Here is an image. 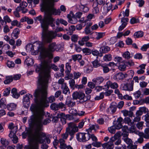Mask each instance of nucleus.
<instances>
[{
    "mask_svg": "<svg viewBox=\"0 0 149 149\" xmlns=\"http://www.w3.org/2000/svg\"><path fill=\"white\" fill-rule=\"evenodd\" d=\"M110 50L109 47L107 46H103L101 47L100 49V51L102 53H105Z\"/></svg>",
    "mask_w": 149,
    "mask_h": 149,
    "instance_id": "26",
    "label": "nucleus"
},
{
    "mask_svg": "<svg viewBox=\"0 0 149 149\" xmlns=\"http://www.w3.org/2000/svg\"><path fill=\"white\" fill-rule=\"evenodd\" d=\"M6 79L4 81V83L5 84H8L12 82L13 81V77L12 76H6Z\"/></svg>",
    "mask_w": 149,
    "mask_h": 149,
    "instance_id": "31",
    "label": "nucleus"
},
{
    "mask_svg": "<svg viewBox=\"0 0 149 149\" xmlns=\"http://www.w3.org/2000/svg\"><path fill=\"white\" fill-rule=\"evenodd\" d=\"M143 35V33L142 31H139L136 32L134 34V36H136L137 38L142 37Z\"/></svg>",
    "mask_w": 149,
    "mask_h": 149,
    "instance_id": "36",
    "label": "nucleus"
},
{
    "mask_svg": "<svg viewBox=\"0 0 149 149\" xmlns=\"http://www.w3.org/2000/svg\"><path fill=\"white\" fill-rule=\"evenodd\" d=\"M57 45L55 42H52L49 44L48 46V48L47 49V51L48 52H52L55 51L57 50Z\"/></svg>",
    "mask_w": 149,
    "mask_h": 149,
    "instance_id": "14",
    "label": "nucleus"
},
{
    "mask_svg": "<svg viewBox=\"0 0 149 149\" xmlns=\"http://www.w3.org/2000/svg\"><path fill=\"white\" fill-rule=\"evenodd\" d=\"M92 91V90L90 88H87L85 90V93L87 95L85 96L84 95V102L88 100H89L91 98L90 95H89Z\"/></svg>",
    "mask_w": 149,
    "mask_h": 149,
    "instance_id": "19",
    "label": "nucleus"
},
{
    "mask_svg": "<svg viewBox=\"0 0 149 149\" xmlns=\"http://www.w3.org/2000/svg\"><path fill=\"white\" fill-rule=\"evenodd\" d=\"M3 19L5 21V24H6L7 22L10 23L11 22V20L9 17L7 15L4 17Z\"/></svg>",
    "mask_w": 149,
    "mask_h": 149,
    "instance_id": "59",
    "label": "nucleus"
},
{
    "mask_svg": "<svg viewBox=\"0 0 149 149\" xmlns=\"http://www.w3.org/2000/svg\"><path fill=\"white\" fill-rule=\"evenodd\" d=\"M104 80V79L101 77H97L94 78L92 80V81L94 82L96 85H98L102 83Z\"/></svg>",
    "mask_w": 149,
    "mask_h": 149,
    "instance_id": "20",
    "label": "nucleus"
},
{
    "mask_svg": "<svg viewBox=\"0 0 149 149\" xmlns=\"http://www.w3.org/2000/svg\"><path fill=\"white\" fill-rule=\"evenodd\" d=\"M81 73L78 72H74L73 73V78L74 79H77L81 76Z\"/></svg>",
    "mask_w": 149,
    "mask_h": 149,
    "instance_id": "44",
    "label": "nucleus"
},
{
    "mask_svg": "<svg viewBox=\"0 0 149 149\" xmlns=\"http://www.w3.org/2000/svg\"><path fill=\"white\" fill-rule=\"evenodd\" d=\"M45 15L42 20L41 22V27L42 28V36L43 42L48 43L51 42L53 39L55 38L56 36H61L58 35H55L50 32H47L49 26L50 25L53 29L54 28L55 24L53 23L54 20L52 16V15H60L61 11L59 8L57 9L55 8L43 11Z\"/></svg>",
    "mask_w": 149,
    "mask_h": 149,
    "instance_id": "3",
    "label": "nucleus"
},
{
    "mask_svg": "<svg viewBox=\"0 0 149 149\" xmlns=\"http://www.w3.org/2000/svg\"><path fill=\"white\" fill-rule=\"evenodd\" d=\"M77 114L75 113L74 114L71 113L70 114L66 115L65 116L67 119L70 120H73L74 121L77 122H79V119L77 118Z\"/></svg>",
    "mask_w": 149,
    "mask_h": 149,
    "instance_id": "10",
    "label": "nucleus"
},
{
    "mask_svg": "<svg viewBox=\"0 0 149 149\" xmlns=\"http://www.w3.org/2000/svg\"><path fill=\"white\" fill-rule=\"evenodd\" d=\"M25 149H39V145L37 144H34Z\"/></svg>",
    "mask_w": 149,
    "mask_h": 149,
    "instance_id": "48",
    "label": "nucleus"
},
{
    "mask_svg": "<svg viewBox=\"0 0 149 149\" xmlns=\"http://www.w3.org/2000/svg\"><path fill=\"white\" fill-rule=\"evenodd\" d=\"M105 35V33L104 32L97 33V36L96 37L95 39L97 40H99L100 38L103 37Z\"/></svg>",
    "mask_w": 149,
    "mask_h": 149,
    "instance_id": "38",
    "label": "nucleus"
},
{
    "mask_svg": "<svg viewBox=\"0 0 149 149\" xmlns=\"http://www.w3.org/2000/svg\"><path fill=\"white\" fill-rule=\"evenodd\" d=\"M0 141L2 145V147L3 149L6 148L9 143L8 141L6 139L4 138H1Z\"/></svg>",
    "mask_w": 149,
    "mask_h": 149,
    "instance_id": "24",
    "label": "nucleus"
},
{
    "mask_svg": "<svg viewBox=\"0 0 149 149\" xmlns=\"http://www.w3.org/2000/svg\"><path fill=\"white\" fill-rule=\"evenodd\" d=\"M117 108V106L113 104H111L109 107L110 110L111 111V112H115Z\"/></svg>",
    "mask_w": 149,
    "mask_h": 149,
    "instance_id": "50",
    "label": "nucleus"
},
{
    "mask_svg": "<svg viewBox=\"0 0 149 149\" xmlns=\"http://www.w3.org/2000/svg\"><path fill=\"white\" fill-rule=\"evenodd\" d=\"M31 117V123L33 126L32 130H28L22 133V138L25 139L27 136L30 141L38 145L44 141L42 139L45 136V133L41 132L42 131L43 125H46L51 122L49 118L43 119L45 116V112H33Z\"/></svg>",
    "mask_w": 149,
    "mask_h": 149,
    "instance_id": "2",
    "label": "nucleus"
},
{
    "mask_svg": "<svg viewBox=\"0 0 149 149\" xmlns=\"http://www.w3.org/2000/svg\"><path fill=\"white\" fill-rule=\"evenodd\" d=\"M141 101H142V103L141 104H142L144 103H146L147 104L149 103V97H147L144 99L141 100Z\"/></svg>",
    "mask_w": 149,
    "mask_h": 149,
    "instance_id": "64",
    "label": "nucleus"
},
{
    "mask_svg": "<svg viewBox=\"0 0 149 149\" xmlns=\"http://www.w3.org/2000/svg\"><path fill=\"white\" fill-rule=\"evenodd\" d=\"M7 65L9 68H11L14 67L15 64L13 62L8 61L7 63Z\"/></svg>",
    "mask_w": 149,
    "mask_h": 149,
    "instance_id": "54",
    "label": "nucleus"
},
{
    "mask_svg": "<svg viewBox=\"0 0 149 149\" xmlns=\"http://www.w3.org/2000/svg\"><path fill=\"white\" fill-rule=\"evenodd\" d=\"M94 67L97 68L99 66H100L101 65H100L99 63V61L97 59L95 60L92 63Z\"/></svg>",
    "mask_w": 149,
    "mask_h": 149,
    "instance_id": "53",
    "label": "nucleus"
},
{
    "mask_svg": "<svg viewBox=\"0 0 149 149\" xmlns=\"http://www.w3.org/2000/svg\"><path fill=\"white\" fill-rule=\"evenodd\" d=\"M125 64L126 66H132L134 65V62L132 60H129L128 61H125Z\"/></svg>",
    "mask_w": 149,
    "mask_h": 149,
    "instance_id": "61",
    "label": "nucleus"
},
{
    "mask_svg": "<svg viewBox=\"0 0 149 149\" xmlns=\"http://www.w3.org/2000/svg\"><path fill=\"white\" fill-rule=\"evenodd\" d=\"M123 56L126 59H129L130 57V52L128 51L125 52L123 53Z\"/></svg>",
    "mask_w": 149,
    "mask_h": 149,
    "instance_id": "52",
    "label": "nucleus"
},
{
    "mask_svg": "<svg viewBox=\"0 0 149 149\" xmlns=\"http://www.w3.org/2000/svg\"><path fill=\"white\" fill-rule=\"evenodd\" d=\"M121 133L120 132H117L113 136L111 137L110 139V140L113 141H115L116 140L120 139V138L121 136Z\"/></svg>",
    "mask_w": 149,
    "mask_h": 149,
    "instance_id": "22",
    "label": "nucleus"
},
{
    "mask_svg": "<svg viewBox=\"0 0 149 149\" xmlns=\"http://www.w3.org/2000/svg\"><path fill=\"white\" fill-rule=\"evenodd\" d=\"M123 139L124 141L129 146L132 144V141L131 139L128 138L127 137H124Z\"/></svg>",
    "mask_w": 149,
    "mask_h": 149,
    "instance_id": "43",
    "label": "nucleus"
},
{
    "mask_svg": "<svg viewBox=\"0 0 149 149\" xmlns=\"http://www.w3.org/2000/svg\"><path fill=\"white\" fill-rule=\"evenodd\" d=\"M133 81H131V84H124L122 88L123 90L125 91H131L133 90Z\"/></svg>",
    "mask_w": 149,
    "mask_h": 149,
    "instance_id": "13",
    "label": "nucleus"
},
{
    "mask_svg": "<svg viewBox=\"0 0 149 149\" xmlns=\"http://www.w3.org/2000/svg\"><path fill=\"white\" fill-rule=\"evenodd\" d=\"M50 108L51 109L55 111L58 110L59 109H61V111H67L65 105L62 102L58 104L55 102L53 103L50 105Z\"/></svg>",
    "mask_w": 149,
    "mask_h": 149,
    "instance_id": "8",
    "label": "nucleus"
},
{
    "mask_svg": "<svg viewBox=\"0 0 149 149\" xmlns=\"http://www.w3.org/2000/svg\"><path fill=\"white\" fill-rule=\"evenodd\" d=\"M11 88L10 87L6 88L3 92V95L5 96H8L10 94Z\"/></svg>",
    "mask_w": 149,
    "mask_h": 149,
    "instance_id": "47",
    "label": "nucleus"
},
{
    "mask_svg": "<svg viewBox=\"0 0 149 149\" xmlns=\"http://www.w3.org/2000/svg\"><path fill=\"white\" fill-rule=\"evenodd\" d=\"M60 144V148L61 149H65L66 144L65 143V140L62 139H60L58 141Z\"/></svg>",
    "mask_w": 149,
    "mask_h": 149,
    "instance_id": "30",
    "label": "nucleus"
},
{
    "mask_svg": "<svg viewBox=\"0 0 149 149\" xmlns=\"http://www.w3.org/2000/svg\"><path fill=\"white\" fill-rule=\"evenodd\" d=\"M84 26H86V27H90L92 25L93 23L91 21L86 20L84 21Z\"/></svg>",
    "mask_w": 149,
    "mask_h": 149,
    "instance_id": "46",
    "label": "nucleus"
},
{
    "mask_svg": "<svg viewBox=\"0 0 149 149\" xmlns=\"http://www.w3.org/2000/svg\"><path fill=\"white\" fill-rule=\"evenodd\" d=\"M101 66L102 68L104 73H107L109 72L110 70L107 64H102L101 65Z\"/></svg>",
    "mask_w": 149,
    "mask_h": 149,
    "instance_id": "33",
    "label": "nucleus"
},
{
    "mask_svg": "<svg viewBox=\"0 0 149 149\" xmlns=\"http://www.w3.org/2000/svg\"><path fill=\"white\" fill-rule=\"evenodd\" d=\"M40 78L38 79L37 88L33 94L35 102L37 104H32L30 107L32 112H44L45 108L48 107L49 102L51 103L55 100V97L51 96L47 100V83L49 75L46 74L45 77L40 74Z\"/></svg>",
    "mask_w": 149,
    "mask_h": 149,
    "instance_id": "1",
    "label": "nucleus"
},
{
    "mask_svg": "<svg viewBox=\"0 0 149 149\" xmlns=\"http://www.w3.org/2000/svg\"><path fill=\"white\" fill-rule=\"evenodd\" d=\"M17 105L13 103H10L7 105V108L9 111H14L16 109Z\"/></svg>",
    "mask_w": 149,
    "mask_h": 149,
    "instance_id": "18",
    "label": "nucleus"
},
{
    "mask_svg": "<svg viewBox=\"0 0 149 149\" xmlns=\"http://www.w3.org/2000/svg\"><path fill=\"white\" fill-rule=\"evenodd\" d=\"M91 51L90 49L84 48V55H89L91 54Z\"/></svg>",
    "mask_w": 149,
    "mask_h": 149,
    "instance_id": "57",
    "label": "nucleus"
},
{
    "mask_svg": "<svg viewBox=\"0 0 149 149\" xmlns=\"http://www.w3.org/2000/svg\"><path fill=\"white\" fill-rule=\"evenodd\" d=\"M58 117L59 118L61 119V122H62L63 124H65L66 123V119H65V114L63 113H61L60 114L58 115Z\"/></svg>",
    "mask_w": 149,
    "mask_h": 149,
    "instance_id": "29",
    "label": "nucleus"
},
{
    "mask_svg": "<svg viewBox=\"0 0 149 149\" xmlns=\"http://www.w3.org/2000/svg\"><path fill=\"white\" fill-rule=\"evenodd\" d=\"M30 103L29 96H28V94H26L24 97L23 99V105L24 107L27 109L29 107Z\"/></svg>",
    "mask_w": 149,
    "mask_h": 149,
    "instance_id": "9",
    "label": "nucleus"
},
{
    "mask_svg": "<svg viewBox=\"0 0 149 149\" xmlns=\"http://www.w3.org/2000/svg\"><path fill=\"white\" fill-rule=\"evenodd\" d=\"M9 137L13 138L12 141L14 143H17L18 141V138L16 135V133H10L9 134Z\"/></svg>",
    "mask_w": 149,
    "mask_h": 149,
    "instance_id": "21",
    "label": "nucleus"
},
{
    "mask_svg": "<svg viewBox=\"0 0 149 149\" xmlns=\"http://www.w3.org/2000/svg\"><path fill=\"white\" fill-rule=\"evenodd\" d=\"M21 10L19 7H17L16 8L15 10L13 13L14 14L16 17H20L19 12Z\"/></svg>",
    "mask_w": 149,
    "mask_h": 149,
    "instance_id": "45",
    "label": "nucleus"
},
{
    "mask_svg": "<svg viewBox=\"0 0 149 149\" xmlns=\"http://www.w3.org/2000/svg\"><path fill=\"white\" fill-rule=\"evenodd\" d=\"M109 86L112 88L115 89L118 87V85L116 83H112L109 81L107 82V85L104 86V87H106V89H108L109 88Z\"/></svg>",
    "mask_w": 149,
    "mask_h": 149,
    "instance_id": "15",
    "label": "nucleus"
},
{
    "mask_svg": "<svg viewBox=\"0 0 149 149\" xmlns=\"http://www.w3.org/2000/svg\"><path fill=\"white\" fill-rule=\"evenodd\" d=\"M104 93L102 92L100 93L99 95H97L95 98V100H99L103 99L104 97Z\"/></svg>",
    "mask_w": 149,
    "mask_h": 149,
    "instance_id": "39",
    "label": "nucleus"
},
{
    "mask_svg": "<svg viewBox=\"0 0 149 149\" xmlns=\"http://www.w3.org/2000/svg\"><path fill=\"white\" fill-rule=\"evenodd\" d=\"M67 17L68 19V22L72 24H74L75 23L73 22L72 19H75V17L71 16L70 14H68L67 16Z\"/></svg>",
    "mask_w": 149,
    "mask_h": 149,
    "instance_id": "37",
    "label": "nucleus"
},
{
    "mask_svg": "<svg viewBox=\"0 0 149 149\" xmlns=\"http://www.w3.org/2000/svg\"><path fill=\"white\" fill-rule=\"evenodd\" d=\"M76 138L78 141L83 142L84 140V133H79L77 134H76Z\"/></svg>",
    "mask_w": 149,
    "mask_h": 149,
    "instance_id": "23",
    "label": "nucleus"
},
{
    "mask_svg": "<svg viewBox=\"0 0 149 149\" xmlns=\"http://www.w3.org/2000/svg\"><path fill=\"white\" fill-rule=\"evenodd\" d=\"M87 133H84V140L87 141L91 138V135L89 131H87Z\"/></svg>",
    "mask_w": 149,
    "mask_h": 149,
    "instance_id": "56",
    "label": "nucleus"
},
{
    "mask_svg": "<svg viewBox=\"0 0 149 149\" xmlns=\"http://www.w3.org/2000/svg\"><path fill=\"white\" fill-rule=\"evenodd\" d=\"M71 70V66L70 63H66V70L65 71L66 74L70 73Z\"/></svg>",
    "mask_w": 149,
    "mask_h": 149,
    "instance_id": "34",
    "label": "nucleus"
},
{
    "mask_svg": "<svg viewBox=\"0 0 149 149\" xmlns=\"http://www.w3.org/2000/svg\"><path fill=\"white\" fill-rule=\"evenodd\" d=\"M41 1L40 10L42 12L44 10L54 8L55 2L58 1V0H41Z\"/></svg>",
    "mask_w": 149,
    "mask_h": 149,
    "instance_id": "6",
    "label": "nucleus"
},
{
    "mask_svg": "<svg viewBox=\"0 0 149 149\" xmlns=\"http://www.w3.org/2000/svg\"><path fill=\"white\" fill-rule=\"evenodd\" d=\"M11 93L12 94V96L13 97L17 98L19 96V94H18L17 92V89L15 88H13L11 90Z\"/></svg>",
    "mask_w": 149,
    "mask_h": 149,
    "instance_id": "25",
    "label": "nucleus"
},
{
    "mask_svg": "<svg viewBox=\"0 0 149 149\" xmlns=\"http://www.w3.org/2000/svg\"><path fill=\"white\" fill-rule=\"evenodd\" d=\"M67 131L71 136L70 140H71L73 138L75 133L78 131V129L76 124L70 122L68 124Z\"/></svg>",
    "mask_w": 149,
    "mask_h": 149,
    "instance_id": "7",
    "label": "nucleus"
},
{
    "mask_svg": "<svg viewBox=\"0 0 149 149\" xmlns=\"http://www.w3.org/2000/svg\"><path fill=\"white\" fill-rule=\"evenodd\" d=\"M139 22V19H136L135 18L133 17L130 20V23L132 24L137 23Z\"/></svg>",
    "mask_w": 149,
    "mask_h": 149,
    "instance_id": "51",
    "label": "nucleus"
},
{
    "mask_svg": "<svg viewBox=\"0 0 149 149\" xmlns=\"http://www.w3.org/2000/svg\"><path fill=\"white\" fill-rule=\"evenodd\" d=\"M92 145L96 147H100L101 146V143L100 142L95 141L92 143Z\"/></svg>",
    "mask_w": 149,
    "mask_h": 149,
    "instance_id": "60",
    "label": "nucleus"
},
{
    "mask_svg": "<svg viewBox=\"0 0 149 149\" xmlns=\"http://www.w3.org/2000/svg\"><path fill=\"white\" fill-rule=\"evenodd\" d=\"M82 13L81 12H78L76 13L75 15V22L76 23L77 22L76 18H80L81 17V16L82 15Z\"/></svg>",
    "mask_w": 149,
    "mask_h": 149,
    "instance_id": "58",
    "label": "nucleus"
},
{
    "mask_svg": "<svg viewBox=\"0 0 149 149\" xmlns=\"http://www.w3.org/2000/svg\"><path fill=\"white\" fill-rule=\"evenodd\" d=\"M125 123L128 124L129 125H131L134 124V122H132L130 119L128 117L125 118Z\"/></svg>",
    "mask_w": 149,
    "mask_h": 149,
    "instance_id": "42",
    "label": "nucleus"
},
{
    "mask_svg": "<svg viewBox=\"0 0 149 149\" xmlns=\"http://www.w3.org/2000/svg\"><path fill=\"white\" fill-rule=\"evenodd\" d=\"M111 59V56L110 54L106 55L103 57V60L104 61H110Z\"/></svg>",
    "mask_w": 149,
    "mask_h": 149,
    "instance_id": "40",
    "label": "nucleus"
},
{
    "mask_svg": "<svg viewBox=\"0 0 149 149\" xmlns=\"http://www.w3.org/2000/svg\"><path fill=\"white\" fill-rule=\"evenodd\" d=\"M62 89L63 90V93L65 94H67V93L69 94L70 91L68 87L66 86V84L65 83L63 85Z\"/></svg>",
    "mask_w": 149,
    "mask_h": 149,
    "instance_id": "32",
    "label": "nucleus"
},
{
    "mask_svg": "<svg viewBox=\"0 0 149 149\" xmlns=\"http://www.w3.org/2000/svg\"><path fill=\"white\" fill-rule=\"evenodd\" d=\"M72 96V98L70 97H67L66 101V104L69 107H72L75 105L74 100L79 99L80 103L84 102V93L80 91L79 92H74L73 93Z\"/></svg>",
    "mask_w": 149,
    "mask_h": 149,
    "instance_id": "5",
    "label": "nucleus"
},
{
    "mask_svg": "<svg viewBox=\"0 0 149 149\" xmlns=\"http://www.w3.org/2000/svg\"><path fill=\"white\" fill-rule=\"evenodd\" d=\"M82 84H80V85H77V84H75L74 86V87L77 88L78 89H82L84 87V86L83 85L84 84V77H82Z\"/></svg>",
    "mask_w": 149,
    "mask_h": 149,
    "instance_id": "49",
    "label": "nucleus"
},
{
    "mask_svg": "<svg viewBox=\"0 0 149 149\" xmlns=\"http://www.w3.org/2000/svg\"><path fill=\"white\" fill-rule=\"evenodd\" d=\"M71 40L72 42H76L78 40V36L76 35H72L71 37Z\"/></svg>",
    "mask_w": 149,
    "mask_h": 149,
    "instance_id": "62",
    "label": "nucleus"
},
{
    "mask_svg": "<svg viewBox=\"0 0 149 149\" xmlns=\"http://www.w3.org/2000/svg\"><path fill=\"white\" fill-rule=\"evenodd\" d=\"M138 135L140 137H142L146 139H149V129H145L144 133L142 132H137Z\"/></svg>",
    "mask_w": 149,
    "mask_h": 149,
    "instance_id": "12",
    "label": "nucleus"
},
{
    "mask_svg": "<svg viewBox=\"0 0 149 149\" xmlns=\"http://www.w3.org/2000/svg\"><path fill=\"white\" fill-rule=\"evenodd\" d=\"M149 47V43L148 44L144 45L141 48V49L143 51H146L147 49Z\"/></svg>",
    "mask_w": 149,
    "mask_h": 149,
    "instance_id": "63",
    "label": "nucleus"
},
{
    "mask_svg": "<svg viewBox=\"0 0 149 149\" xmlns=\"http://www.w3.org/2000/svg\"><path fill=\"white\" fill-rule=\"evenodd\" d=\"M27 3L25 1H23L22 2L19 4V7L20 10H22L24 8H25L27 6Z\"/></svg>",
    "mask_w": 149,
    "mask_h": 149,
    "instance_id": "35",
    "label": "nucleus"
},
{
    "mask_svg": "<svg viewBox=\"0 0 149 149\" xmlns=\"http://www.w3.org/2000/svg\"><path fill=\"white\" fill-rule=\"evenodd\" d=\"M20 31V30L19 29L16 28L13 31L12 35L13 36L15 39H16L18 37V35L19 34Z\"/></svg>",
    "mask_w": 149,
    "mask_h": 149,
    "instance_id": "28",
    "label": "nucleus"
},
{
    "mask_svg": "<svg viewBox=\"0 0 149 149\" xmlns=\"http://www.w3.org/2000/svg\"><path fill=\"white\" fill-rule=\"evenodd\" d=\"M51 68L55 71H57L59 70L57 66L54 64H52L51 67L47 64L44 65L40 64L37 65L36 69V71L37 73H39L38 79L40 78V76L44 77L45 74L48 73L49 75L48 78L49 79L50 77L49 73L50 72Z\"/></svg>",
    "mask_w": 149,
    "mask_h": 149,
    "instance_id": "4",
    "label": "nucleus"
},
{
    "mask_svg": "<svg viewBox=\"0 0 149 149\" xmlns=\"http://www.w3.org/2000/svg\"><path fill=\"white\" fill-rule=\"evenodd\" d=\"M125 77V75L122 72H119L115 74L113 78L115 80H119L122 79Z\"/></svg>",
    "mask_w": 149,
    "mask_h": 149,
    "instance_id": "17",
    "label": "nucleus"
},
{
    "mask_svg": "<svg viewBox=\"0 0 149 149\" xmlns=\"http://www.w3.org/2000/svg\"><path fill=\"white\" fill-rule=\"evenodd\" d=\"M8 128L11 130L10 133H16L18 129L17 126H15L14 124L12 123L9 124Z\"/></svg>",
    "mask_w": 149,
    "mask_h": 149,
    "instance_id": "16",
    "label": "nucleus"
},
{
    "mask_svg": "<svg viewBox=\"0 0 149 149\" xmlns=\"http://www.w3.org/2000/svg\"><path fill=\"white\" fill-rule=\"evenodd\" d=\"M113 142L111 140H110L107 143H103L102 146L103 147L107 149H113L114 147Z\"/></svg>",
    "mask_w": 149,
    "mask_h": 149,
    "instance_id": "11",
    "label": "nucleus"
},
{
    "mask_svg": "<svg viewBox=\"0 0 149 149\" xmlns=\"http://www.w3.org/2000/svg\"><path fill=\"white\" fill-rule=\"evenodd\" d=\"M130 126L131 127L129 128L128 130V131H130V132L131 133H134L135 134L138 135L137 132H140L136 130V127L134 125V124H133L132 125Z\"/></svg>",
    "mask_w": 149,
    "mask_h": 149,
    "instance_id": "27",
    "label": "nucleus"
},
{
    "mask_svg": "<svg viewBox=\"0 0 149 149\" xmlns=\"http://www.w3.org/2000/svg\"><path fill=\"white\" fill-rule=\"evenodd\" d=\"M69 32L67 33L70 35H71L72 34L73 31L75 30V27L74 25H72L69 27Z\"/></svg>",
    "mask_w": 149,
    "mask_h": 149,
    "instance_id": "41",
    "label": "nucleus"
},
{
    "mask_svg": "<svg viewBox=\"0 0 149 149\" xmlns=\"http://www.w3.org/2000/svg\"><path fill=\"white\" fill-rule=\"evenodd\" d=\"M126 65L125 63L123 64H120L118 67L119 69L121 71H124L125 70L126 68Z\"/></svg>",
    "mask_w": 149,
    "mask_h": 149,
    "instance_id": "55",
    "label": "nucleus"
}]
</instances>
